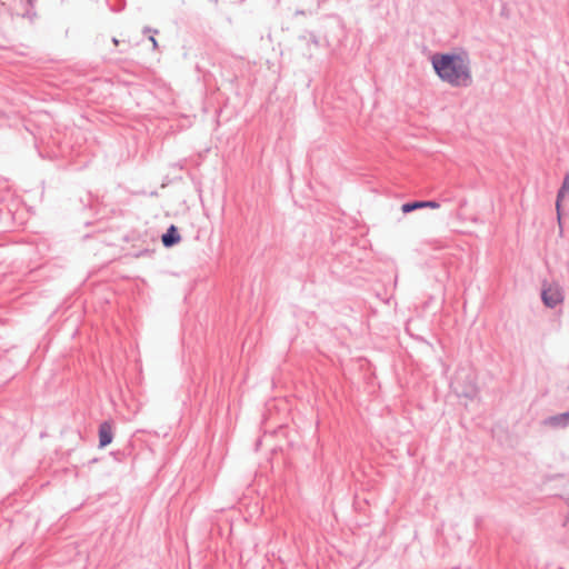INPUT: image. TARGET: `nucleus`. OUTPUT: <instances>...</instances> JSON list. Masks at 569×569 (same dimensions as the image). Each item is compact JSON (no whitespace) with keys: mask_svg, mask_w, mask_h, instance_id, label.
<instances>
[{"mask_svg":"<svg viewBox=\"0 0 569 569\" xmlns=\"http://www.w3.org/2000/svg\"><path fill=\"white\" fill-rule=\"evenodd\" d=\"M143 32H153L157 33V30H152L151 28H144Z\"/></svg>","mask_w":569,"mask_h":569,"instance_id":"obj_11","label":"nucleus"},{"mask_svg":"<svg viewBox=\"0 0 569 569\" xmlns=\"http://www.w3.org/2000/svg\"><path fill=\"white\" fill-rule=\"evenodd\" d=\"M431 66L438 78L452 88H468L472 84L471 60L466 51L436 53Z\"/></svg>","mask_w":569,"mask_h":569,"instance_id":"obj_1","label":"nucleus"},{"mask_svg":"<svg viewBox=\"0 0 569 569\" xmlns=\"http://www.w3.org/2000/svg\"><path fill=\"white\" fill-rule=\"evenodd\" d=\"M149 40L152 42V47H153V49H157V47H158V42H157L156 38H154L153 36H151V37L149 38Z\"/></svg>","mask_w":569,"mask_h":569,"instance_id":"obj_9","label":"nucleus"},{"mask_svg":"<svg viewBox=\"0 0 569 569\" xmlns=\"http://www.w3.org/2000/svg\"><path fill=\"white\" fill-rule=\"evenodd\" d=\"M421 208L438 209V208H440V203L435 200L412 201V202L403 203L401 207V210L403 213H409V212H412V211H415L417 209H421Z\"/></svg>","mask_w":569,"mask_h":569,"instance_id":"obj_4","label":"nucleus"},{"mask_svg":"<svg viewBox=\"0 0 569 569\" xmlns=\"http://www.w3.org/2000/svg\"><path fill=\"white\" fill-rule=\"evenodd\" d=\"M28 2H29V4H31V6L33 4V0H28Z\"/></svg>","mask_w":569,"mask_h":569,"instance_id":"obj_13","label":"nucleus"},{"mask_svg":"<svg viewBox=\"0 0 569 569\" xmlns=\"http://www.w3.org/2000/svg\"><path fill=\"white\" fill-rule=\"evenodd\" d=\"M541 299L547 307L555 308L557 305L562 302L563 295L559 287L549 286L542 290Z\"/></svg>","mask_w":569,"mask_h":569,"instance_id":"obj_2","label":"nucleus"},{"mask_svg":"<svg viewBox=\"0 0 569 569\" xmlns=\"http://www.w3.org/2000/svg\"><path fill=\"white\" fill-rule=\"evenodd\" d=\"M180 234L178 232V229L172 224L167 229V232L163 233L161 240L162 244L166 248H170L174 244H177L180 241Z\"/></svg>","mask_w":569,"mask_h":569,"instance_id":"obj_6","label":"nucleus"},{"mask_svg":"<svg viewBox=\"0 0 569 569\" xmlns=\"http://www.w3.org/2000/svg\"><path fill=\"white\" fill-rule=\"evenodd\" d=\"M113 431L112 425L108 421L102 422L99 426V446L101 448L107 447L112 442Z\"/></svg>","mask_w":569,"mask_h":569,"instance_id":"obj_5","label":"nucleus"},{"mask_svg":"<svg viewBox=\"0 0 569 569\" xmlns=\"http://www.w3.org/2000/svg\"><path fill=\"white\" fill-rule=\"evenodd\" d=\"M462 395H465L466 397H473L476 395V388L472 383H470L466 390H462L461 391Z\"/></svg>","mask_w":569,"mask_h":569,"instance_id":"obj_8","label":"nucleus"},{"mask_svg":"<svg viewBox=\"0 0 569 569\" xmlns=\"http://www.w3.org/2000/svg\"><path fill=\"white\" fill-rule=\"evenodd\" d=\"M310 41H311L315 46H318V44H319V41H318V39H317L315 36H311Z\"/></svg>","mask_w":569,"mask_h":569,"instance_id":"obj_10","label":"nucleus"},{"mask_svg":"<svg viewBox=\"0 0 569 569\" xmlns=\"http://www.w3.org/2000/svg\"><path fill=\"white\" fill-rule=\"evenodd\" d=\"M543 426L553 429H563L569 426V411L550 416L542 421Z\"/></svg>","mask_w":569,"mask_h":569,"instance_id":"obj_3","label":"nucleus"},{"mask_svg":"<svg viewBox=\"0 0 569 569\" xmlns=\"http://www.w3.org/2000/svg\"><path fill=\"white\" fill-rule=\"evenodd\" d=\"M114 44H118V40L116 38L112 39Z\"/></svg>","mask_w":569,"mask_h":569,"instance_id":"obj_12","label":"nucleus"},{"mask_svg":"<svg viewBox=\"0 0 569 569\" xmlns=\"http://www.w3.org/2000/svg\"><path fill=\"white\" fill-rule=\"evenodd\" d=\"M569 193V173H567L563 178L562 184L557 194V208L560 207V200Z\"/></svg>","mask_w":569,"mask_h":569,"instance_id":"obj_7","label":"nucleus"}]
</instances>
